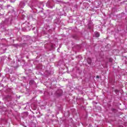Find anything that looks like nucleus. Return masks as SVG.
<instances>
[{
  "instance_id": "0eeeda50",
  "label": "nucleus",
  "mask_w": 127,
  "mask_h": 127,
  "mask_svg": "<svg viewBox=\"0 0 127 127\" xmlns=\"http://www.w3.org/2000/svg\"><path fill=\"white\" fill-rule=\"evenodd\" d=\"M31 83V81H30V83Z\"/></svg>"
},
{
  "instance_id": "7ed1b4c3",
  "label": "nucleus",
  "mask_w": 127,
  "mask_h": 127,
  "mask_svg": "<svg viewBox=\"0 0 127 127\" xmlns=\"http://www.w3.org/2000/svg\"><path fill=\"white\" fill-rule=\"evenodd\" d=\"M113 61H114V59H113V58L109 59V62H113Z\"/></svg>"
},
{
  "instance_id": "39448f33",
  "label": "nucleus",
  "mask_w": 127,
  "mask_h": 127,
  "mask_svg": "<svg viewBox=\"0 0 127 127\" xmlns=\"http://www.w3.org/2000/svg\"><path fill=\"white\" fill-rule=\"evenodd\" d=\"M88 60H90V62H88V64H91V59H89Z\"/></svg>"
},
{
  "instance_id": "f257e3e1",
  "label": "nucleus",
  "mask_w": 127,
  "mask_h": 127,
  "mask_svg": "<svg viewBox=\"0 0 127 127\" xmlns=\"http://www.w3.org/2000/svg\"><path fill=\"white\" fill-rule=\"evenodd\" d=\"M57 92L59 96H62L63 90H62V89H58Z\"/></svg>"
},
{
  "instance_id": "423d86ee",
  "label": "nucleus",
  "mask_w": 127,
  "mask_h": 127,
  "mask_svg": "<svg viewBox=\"0 0 127 127\" xmlns=\"http://www.w3.org/2000/svg\"><path fill=\"white\" fill-rule=\"evenodd\" d=\"M96 78H98V79H99V78H100V76H99V75H97V76H96Z\"/></svg>"
},
{
  "instance_id": "f03ea898",
  "label": "nucleus",
  "mask_w": 127,
  "mask_h": 127,
  "mask_svg": "<svg viewBox=\"0 0 127 127\" xmlns=\"http://www.w3.org/2000/svg\"><path fill=\"white\" fill-rule=\"evenodd\" d=\"M95 37H100V33L99 32H96L95 33Z\"/></svg>"
},
{
  "instance_id": "20e7f679",
  "label": "nucleus",
  "mask_w": 127,
  "mask_h": 127,
  "mask_svg": "<svg viewBox=\"0 0 127 127\" xmlns=\"http://www.w3.org/2000/svg\"><path fill=\"white\" fill-rule=\"evenodd\" d=\"M115 93H119V90L116 89V90H115Z\"/></svg>"
}]
</instances>
